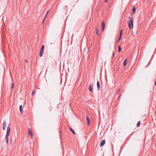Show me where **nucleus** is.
I'll use <instances>...</instances> for the list:
<instances>
[{"mask_svg":"<svg viewBox=\"0 0 156 156\" xmlns=\"http://www.w3.org/2000/svg\"><path fill=\"white\" fill-rule=\"evenodd\" d=\"M10 131V128L9 126H8L7 128V133L5 136V139L6 142L7 144H9V138L8 136L9 135Z\"/></svg>","mask_w":156,"mask_h":156,"instance_id":"1","label":"nucleus"},{"mask_svg":"<svg viewBox=\"0 0 156 156\" xmlns=\"http://www.w3.org/2000/svg\"><path fill=\"white\" fill-rule=\"evenodd\" d=\"M129 20L128 21V26L130 29L133 28V19L132 17H129Z\"/></svg>","mask_w":156,"mask_h":156,"instance_id":"2","label":"nucleus"},{"mask_svg":"<svg viewBox=\"0 0 156 156\" xmlns=\"http://www.w3.org/2000/svg\"><path fill=\"white\" fill-rule=\"evenodd\" d=\"M44 45H43L41 46L39 53V56L41 57H42L43 55V54L44 53Z\"/></svg>","mask_w":156,"mask_h":156,"instance_id":"3","label":"nucleus"},{"mask_svg":"<svg viewBox=\"0 0 156 156\" xmlns=\"http://www.w3.org/2000/svg\"><path fill=\"white\" fill-rule=\"evenodd\" d=\"M28 133L29 135L31 136L32 138L33 137V133L32 130L31 129H28Z\"/></svg>","mask_w":156,"mask_h":156,"instance_id":"4","label":"nucleus"},{"mask_svg":"<svg viewBox=\"0 0 156 156\" xmlns=\"http://www.w3.org/2000/svg\"><path fill=\"white\" fill-rule=\"evenodd\" d=\"M101 26L102 28V31H103L105 27V24L103 21H102V22Z\"/></svg>","mask_w":156,"mask_h":156,"instance_id":"5","label":"nucleus"},{"mask_svg":"<svg viewBox=\"0 0 156 156\" xmlns=\"http://www.w3.org/2000/svg\"><path fill=\"white\" fill-rule=\"evenodd\" d=\"M89 90L90 92H93V89L92 84L90 85L89 87Z\"/></svg>","mask_w":156,"mask_h":156,"instance_id":"6","label":"nucleus"},{"mask_svg":"<svg viewBox=\"0 0 156 156\" xmlns=\"http://www.w3.org/2000/svg\"><path fill=\"white\" fill-rule=\"evenodd\" d=\"M6 126V124L5 121H4V122L2 124V129L3 130H5V129Z\"/></svg>","mask_w":156,"mask_h":156,"instance_id":"7","label":"nucleus"},{"mask_svg":"<svg viewBox=\"0 0 156 156\" xmlns=\"http://www.w3.org/2000/svg\"><path fill=\"white\" fill-rule=\"evenodd\" d=\"M105 140H102L100 144V146L101 147H102L105 144Z\"/></svg>","mask_w":156,"mask_h":156,"instance_id":"8","label":"nucleus"},{"mask_svg":"<svg viewBox=\"0 0 156 156\" xmlns=\"http://www.w3.org/2000/svg\"><path fill=\"white\" fill-rule=\"evenodd\" d=\"M86 119L87 121V126H89L90 124V121L89 118L87 116L86 117Z\"/></svg>","mask_w":156,"mask_h":156,"instance_id":"9","label":"nucleus"},{"mask_svg":"<svg viewBox=\"0 0 156 156\" xmlns=\"http://www.w3.org/2000/svg\"><path fill=\"white\" fill-rule=\"evenodd\" d=\"M97 87L98 88V90H100V86L99 82L98 81L97 82Z\"/></svg>","mask_w":156,"mask_h":156,"instance_id":"10","label":"nucleus"},{"mask_svg":"<svg viewBox=\"0 0 156 156\" xmlns=\"http://www.w3.org/2000/svg\"><path fill=\"white\" fill-rule=\"evenodd\" d=\"M20 113L22 114L23 113V108H22V105H20Z\"/></svg>","mask_w":156,"mask_h":156,"instance_id":"11","label":"nucleus"},{"mask_svg":"<svg viewBox=\"0 0 156 156\" xmlns=\"http://www.w3.org/2000/svg\"><path fill=\"white\" fill-rule=\"evenodd\" d=\"M127 64V59H125L123 63V66L125 67Z\"/></svg>","mask_w":156,"mask_h":156,"instance_id":"12","label":"nucleus"},{"mask_svg":"<svg viewBox=\"0 0 156 156\" xmlns=\"http://www.w3.org/2000/svg\"><path fill=\"white\" fill-rule=\"evenodd\" d=\"M136 12V8L135 7H133L132 9V13L133 14H134Z\"/></svg>","mask_w":156,"mask_h":156,"instance_id":"13","label":"nucleus"},{"mask_svg":"<svg viewBox=\"0 0 156 156\" xmlns=\"http://www.w3.org/2000/svg\"><path fill=\"white\" fill-rule=\"evenodd\" d=\"M69 129L70 131L74 134H76V133L74 130L71 128H69Z\"/></svg>","mask_w":156,"mask_h":156,"instance_id":"14","label":"nucleus"},{"mask_svg":"<svg viewBox=\"0 0 156 156\" xmlns=\"http://www.w3.org/2000/svg\"><path fill=\"white\" fill-rule=\"evenodd\" d=\"M121 51V46L120 45H119L118 46V52H120Z\"/></svg>","mask_w":156,"mask_h":156,"instance_id":"15","label":"nucleus"},{"mask_svg":"<svg viewBox=\"0 0 156 156\" xmlns=\"http://www.w3.org/2000/svg\"><path fill=\"white\" fill-rule=\"evenodd\" d=\"M140 121H139L136 124V126L137 127H138L140 126Z\"/></svg>","mask_w":156,"mask_h":156,"instance_id":"16","label":"nucleus"},{"mask_svg":"<svg viewBox=\"0 0 156 156\" xmlns=\"http://www.w3.org/2000/svg\"><path fill=\"white\" fill-rule=\"evenodd\" d=\"M96 34L98 36H99V34L98 32L99 31V30H98L97 27L96 28Z\"/></svg>","mask_w":156,"mask_h":156,"instance_id":"17","label":"nucleus"},{"mask_svg":"<svg viewBox=\"0 0 156 156\" xmlns=\"http://www.w3.org/2000/svg\"><path fill=\"white\" fill-rule=\"evenodd\" d=\"M121 37L119 36V39L116 40V42H119V41L121 39Z\"/></svg>","mask_w":156,"mask_h":156,"instance_id":"18","label":"nucleus"},{"mask_svg":"<svg viewBox=\"0 0 156 156\" xmlns=\"http://www.w3.org/2000/svg\"><path fill=\"white\" fill-rule=\"evenodd\" d=\"M122 29H121L120 31L119 36L122 37Z\"/></svg>","mask_w":156,"mask_h":156,"instance_id":"19","label":"nucleus"},{"mask_svg":"<svg viewBox=\"0 0 156 156\" xmlns=\"http://www.w3.org/2000/svg\"><path fill=\"white\" fill-rule=\"evenodd\" d=\"M11 87L10 89H11L13 87L14 84L13 83H11Z\"/></svg>","mask_w":156,"mask_h":156,"instance_id":"20","label":"nucleus"},{"mask_svg":"<svg viewBox=\"0 0 156 156\" xmlns=\"http://www.w3.org/2000/svg\"><path fill=\"white\" fill-rule=\"evenodd\" d=\"M49 10H48V11L47 12V13H46V14L45 16H44V19H45V18L46 17V16H47V15H48V12H49Z\"/></svg>","mask_w":156,"mask_h":156,"instance_id":"21","label":"nucleus"},{"mask_svg":"<svg viewBox=\"0 0 156 156\" xmlns=\"http://www.w3.org/2000/svg\"><path fill=\"white\" fill-rule=\"evenodd\" d=\"M151 60H150L149 62L148 63V64L146 66V67L147 68V67L150 65V64H151Z\"/></svg>","mask_w":156,"mask_h":156,"instance_id":"22","label":"nucleus"},{"mask_svg":"<svg viewBox=\"0 0 156 156\" xmlns=\"http://www.w3.org/2000/svg\"><path fill=\"white\" fill-rule=\"evenodd\" d=\"M114 51H113V54H112V57H114Z\"/></svg>","mask_w":156,"mask_h":156,"instance_id":"23","label":"nucleus"},{"mask_svg":"<svg viewBox=\"0 0 156 156\" xmlns=\"http://www.w3.org/2000/svg\"><path fill=\"white\" fill-rule=\"evenodd\" d=\"M44 20H45V19H44V18L43 20V21H42V24H43L44 23Z\"/></svg>","mask_w":156,"mask_h":156,"instance_id":"24","label":"nucleus"},{"mask_svg":"<svg viewBox=\"0 0 156 156\" xmlns=\"http://www.w3.org/2000/svg\"><path fill=\"white\" fill-rule=\"evenodd\" d=\"M34 92V90H33V91H32V94H31V95H32L33 94Z\"/></svg>","mask_w":156,"mask_h":156,"instance_id":"25","label":"nucleus"},{"mask_svg":"<svg viewBox=\"0 0 156 156\" xmlns=\"http://www.w3.org/2000/svg\"><path fill=\"white\" fill-rule=\"evenodd\" d=\"M108 0H105V2H107Z\"/></svg>","mask_w":156,"mask_h":156,"instance_id":"26","label":"nucleus"},{"mask_svg":"<svg viewBox=\"0 0 156 156\" xmlns=\"http://www.w3.org/2000/svg\"><path fill=\"white\" fill-rule=\"evenodd\" d=\"M67 7H68V6L67 5H66L65 6V8H67Z\"/></svg>","mask_w":156,"mask_h":156,"instance_id":"27","label":"nucleus"},{"mask_svg":"<svg viewBox=\"0 0 156 156\" xmlns=\"http://www.w3.org/2000/svg\"><path fill=\"white\" fill-rule=\"evenodd\" d=\"M154 85H156V81H155L154 83Z\"/></svg>","mask_w":156,"mask_h":156,"instance_id":"28","label":"nucleus"},{"mask_svg":"<svg viewBox=\"0 0 156 156\" xmlns=\"http://www.w3.org/2000/svg\"><path fill=\"white\" fill-rule=\"evenodd\" d=\"M119 94V97H118V98H120V96L121 94Z\"/></svg>","mask_w":156,"mask_h":156,"instance_id":"29","label":"nucleus"},{"mask_svg":"<svg viewBox=\"0 0 156 156\" xmlns=\"http://www.w3.org/2000/svg\"><path fill=\"white\" fill-rule=\"evenodd\" d=\"M120 89H119V90H118V92L119 91H120Z\"/></svg>","mask_w":156,"mask_h":156,"instance_id":"30","label":"nucleus"},{"mask_svg":"<svg viewBox=\"0 0 156 156\" xmlns=\"http://www.w3.org/2000/svg\"><path fill=\"white\" fill-rule=\"evenodd\" d=\"M25 61L26 62H27V60H25Z\"/></svg>","mask_w":156,"mask_h":156,"instance_id":"31","label":"nucleus"},{"mask_svg":"<svg viewBox=\"0 0 156 156\" xmlns=\"http://www.w3.org/2000/svg\"><path fill=\"white\" fill-rule=\"evenodd\" d=\"M61 100H62V98Z\"/></svg>","mask_w":156,"mask_h":156,"instance_id":"32","label":"nucleus"}]
</instances>
